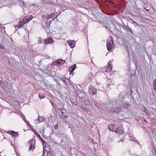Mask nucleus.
<instances>
[{
    "label": "nucleus",
    "instance_id": "f257e3e1",
    "mask_svg": "<svg viewBox=\"0 0 156 156\" xmlns=\"http://www.w3.org/2000/svg\"><path fill=\"white\" fill-rule=\"evenodd\" d=\"M106 43L108 50V51H110L113 47V40L112 39L110 38L109 39H108Z\"/></svg>",
    "mask_w": 156,
    "mask_h": 156
},
{
    "label": "nucleus",
    "instance_id": "f03ea898",
    "mask_svg": "<svg viewBox=\"0 0 156 156\" xmlns=\"http://www.w3.org/2000/svg\"><path fill=\"white\" fill-rule=\"evenodd\" d=\"M109 112L111 113L114 114L115 113L118 114L120 112H121V109L120 108H115L113 107L109 109Z\"/></svg>",
    "mask_w": 156,
    "mask_h": 156
},
{
    "label": "nucleus",
    "instance_id": "7ed1b4c3",
    "mask_svg": "<svg viewBox=\"0 0 156 156\" xmlns=\"http://www.w3.org/2000/svg\"><path fill=\"white\" fill-rule=\"evenodd\" d=\"M113 131L116 133H119L120 134L124 133V131L121 129H119L117 125L116 124L114 125V128H113Z\"/></svg>",
    "mask_w": 156,
    "mask_h": 156
},
{
    "label": "nucleus",
    "instance_id": "20e7f679",
    "mask_svg": "<svg viewBox=\"0 0 156 156\" xmlns=\"http://www.w3.org/2000/svg\"><path fill=\"white\" fill-rule=\"evenodd\" d=\"M89 93L91 95H95L96 94L97 90L93 86H90L89 87Z\"/></svg>",
    "mask_w": 156,
    "mask_h": 156
},
{
    "label": "nucleus",
    "instance_id": "39448f33",
    "mask_svg": "<svg viewBox=\"0 0 156 156\" xmlns=\"http://www.w3.org/2000/svg\"><path fill=\"white\" fill-rule=\"evenodd\" d=\"M29 143H30V147L29 149V151L33 150L35 148V140H32L30 141Z\"/></svg>",
    "mask_w": 156,
    "mask_h": 156
},
{
    "label": "nucleus",
    "instance_id": "423d86ee",
    "mask_svg": "<svg viewBox=\"0 0 156 156\" xmlns=\"http://www.w3.org/2000/svg\"><path fill=\"white\" fill-rule=\"evenodd\" d=\"M54 41L51 37L46 38L42 42L44 44H48L54 42Z\"/></svg>",
    "mask_w": 156,
    "mask_h": 156
},
{
    "label": "nucleus",
    "instance_id": "0eeeda50",
    "mask_svg": "<svg viewBox=\"0 0 156 156\" xmlns=\"http://www.w3.org/2000/svg\"><path fill=\"white\" fill-rule=\"evenodd\" d=\"M130 106V105L127 102H124L123 104L121 105L120 107L122 108L126 109L129 108Z\"/></svg>",
    "mask_w": 156,
    "mask_h": 156
},
{
    "label": "nucleus",
    "instance_id": "6e6552de",
    "mask_svg": "<svg viewBox=\"0 0 156 156\" xmlns=\"http://www.w3.org/2000/svg\"><path fill=\"white\" fill-rule=\"evenodd\" d=\"M66 110H65V111H60L59 112L60 116L62 117L66 118L67 117V115H66Z\"/></svg>",
    "mask_w": 156,
    "mask_h": 156
},
{
    "label": "nucleus",
    "instance_id": "1a4fd4ad",
    "mask_svg": "<svg viewBox=\"0 0 156 156\" xmlns=\"http://www.w3.org/2000/svg\"><path fill=\"white\" fill-rule=\"evenodd\" d=\"M76 66V64H74L72 66L69 67V70L70 74H72L73 75V71L75 69Z\"/></svg>",
    "mask_w": 156,
    "mask_h": 156
},
{
    "label": "nucleus",
    "instance_id": "9d476101",
    "mask_svg": "<svg viewBox=\"0 0 156 156\" xmlns=\"http://www.w3.org/2000/svg\"><path fill=\"white\" fill-rule=\"evenodd\" d=\"M67 42L68 44L70 46L71 48H73L75 45V41H72L71 40H68L67 41Z\"/></svg>",
    "mask_w": 156,
    "mask_h": 156
},
{
    "label": "nucleus",
    "instance_id": "9b49d317",
    "mask_svg": "<svg viewBox=\"0 0 156 156\" xmlns=\"http://www.w3.org/2000/svg\"><path fill=\"white\" fill-rule=\"evenodd\" d=\"M57 65L58 66H60V65L63 64L65 62V60L62 59H59L57 60Z\"/></svg>",
    "mask_w": 156,
    "mask_h": 156
},
{
    "label": "nucleus",
    "instance_id": "f8f14e48",
    "mask_svg": "<svg viewBox=\"0 0 156 156\" xmlns=\"http://www.w3.org/2000/svg\"><path fill=\"white\" fill-rule=\"evenodd\" d=\"M25 24V23L20 20L19 22L17 24L16 26L19 28L22 27Z\"/></svg>",
    "mask_w": 156,
    "mask_h": 156
},
{
    "label": "nucleus",
    "instance_id": "ddd939ff",
    "mask_svg": "<svg viewBox=\"0 0 156 156\" xmlns=\"http://www.w3.org/2000/svg\"><path fill=\"white\" fill-rule=\"evenodd\" d=\"M140 110L143 111L144 113H146L148 115H149L150 113L148 112L144 106H142L140 108Z\"/></svg>",
    "mask_w": 156,
    "mask_h": 156
},
{
    "label": "nucleus",
    "instance_id": "4468645a",
    "mask_svg": "<svg viewBox=\"0 0 156 156\" xmlns=\"http://www.w3.org/2000/svg\"><path fill=\"white\" fill-rule=\"evenodd\" d=\"M152 7V6L151 5L149 4V6H147L145 9L148 12L151 11L153 10V8Z\"/></svg>",
    "mask_w": 156,
    "mask_h": 156
},
{
    "label": "nucleus",
    "instance_id": "2eb2a0df",
    "mask_svg": "<svg viewBox=\"0 0 156 156\" xmlns=\"http://www.w3.org/2000/svg\"><path fill=\"white\" fill-rule=\"evenodd\" d=\"M58 112H59L60 111H65V109L64 108V106H60L59 105H58L57 106Z\"/></svg>",
    "mask_w": 156,
    "mask_h": 156
},
{
    "label": "nucleus",
    "instance_id": "dca6fc26",
    "mask_svg": "<svg viewBox=\"0 0 156 156\" xmlns=\"http://www.w3.org/2000/svg\"><path fill=\"white\" fill-rule=\"evenodd\" d=\"M70 101L71 103L73 105H76L77 104V102L76 99L71 98Z\"/></svg>",
    "mask_w": 156,
    "mask_h": 156
},
{
    "label": "nucleus",
    "instance_id": "f3484780",
    "mask_svg": "<svg viewBox=\"0 0 156 156\" xmlns=\"http://www.w3.org/2000/svg\"><path fill=\"white\" fill-rule=\"evenodd\" d=\"M9 133L12 136H14L15 137H17L18 134L17 132H15L13 131H9Z\"/></svg>",
    "mask_w": 156,
    "mask_h": 156
},
{
    "label": "nucleus",
    "instance_id": "a211bd4d",
    "mask_svg": "<svg viewBox=\"0 0 156 156\" xmlns=\"http://www.w3.org/2000/svg\"><path fill=\"white\" fill-rule=\"evenodd\" d=\"M124 100V97L122 94H119L118 99V101L122 102Z\"/></svg>",
    "mask_w": 156,
    "mask_h": 156
},
{
    "label": "nucleus",
    "instance_id": "6ab92c4d",
    "mask_svg": "<svg viewBox=\"0 0 156 156\" xmlns=\"http://www.w3.org/2000/svg\"><path fill=\"white\" fill-rule=\"evenodd\" d=\"M36 134L38 136V137L40 139H41V141L44 144H44L45 145V147H46V145H48V144L45 142V141L43 140V139L39 135L37 134V133H36Z\"/></svg>",
    "mask_w": 156,
    "mask_h": 156
},
{
    "label": "nucleus",
    "instance_id": "aec40b11",
    "mask_svg": "<svg viewBox=\"0 0 156 156\" xmlns=\"http://www.w3.org/2000/svg\"><path fill=\"white\" fill-rule=\"evenodd\" d=\"M33 18V17L32 16H25V20H27V22H29L30 20Z\"/></svg>",
    "mask_w": 156,
    "mask_h": 156
},
{
    "label": "nucleus",
    "instance_id": "412c9836",
    "mask_svg": "<svg viewBox=\"0 0 156 156\" xmlns=\"http://www.w3.org/2000/svg\"><path fill=\"white\" fill-rule=\"evenodd\" d=\"M46 147H45L44 148H43V152L42 156H48L47 151H46V152H45V151H46L45 150H47L46 149Z\"/></svg>",
    "mask_w": 156,
    "mask_h": 156
},
{
    "label": "nucleus",
    "instance_id": "4be33fe9",
    "mask_svg": "<svg viewBox=\"0 0 156 156\" xmlns=\"http://www.w3.org/2000/svg\"><path fill=\"white\" fill-rule=\"evenodd\" d=\"M126 27L127 28V29H126V30L127 31H129V32L131 34H133V32L132 31V30L129 27L126 26Z\"/></svg>",
    "mask_w": 156,
    "mask_h": 156
},
{
    "label": "nucleus",
    "instance_id": "5701e85b",
    "mask_svg": "<svg viewBox=\"0 0 156 156\" xmlns=\"http://www.w3.org/2000/svg\"><path fill=\"white\" fill-rule=\"evenodd\" d=\"M113 128H114V125L110 124L108 126V129L113 131Z\"/></svg>",
    "mask_w": 156,
    "mask_h": 156
},
{
    "label": "nucleus",
    "instance_id": "b1692460",
    "mask_svg": "<svg viewBox=\"0 0 156 156\" xmlns=\"http://www.w3.org/2000/svg\"><path fill=\"white\" fill-rule=\"evenodd\" d=\"M109 63L110 62H108V68L107 69V70L108 71H110L112 70V66L110 65L109 64Z\"/></svg>",
    "mask_w": 156,
    "mask_h": 156
},
{
    "label": "nucleus",
    "instance_id": "393cba45",
    "mask_svg": "<svg viewBox=\"0 0 156 156\" xmlns=\"http://www.w3.org/2000/svg\"><path fill=\"white\" fill-rule=\"evenodd\" d=\"M153 84H154V90H156V78L154 80Z\"/></svg>",
    "mask_w": 156,
    "mask_h": 156
},
{
    "label": "nucleus",
    "instance_id": "a878e982",
    "mask_svg": "<svg viewBox=\"0 0 156 156\" xmlns=\"http://www.w3.org/2000/svg\"><path fill=\"white\" fill-rule=\"evenodd\" d=\"M39 97L40 99L44 98V95L43 94H39Z\"/></svg>",
    "mask_w": 156,
    "mask_h": 156
},
{
    "label": "nucleus",
    "instance_id": "bb28decb",
    "mask_svg": "<svg viewBox=\"0 0 156 156\" xmlns=\"http://www.w3.org/2000/svg\"><path fill=\"white\" fill-rule=\"evenodd\" d=\"M93 75L92 74V73H91L89 75V79L91 80V78L93 77Z\"/></svg>",
    "mask_w": 156,
    "mask_h": 156
},
{
    "label": "nucleus",
    "instance_id": "cd10ccee",
    "mask_svg": "<svg viewBox=\"0 0 156 156\" xmlns=\"http://www.w3.org/2000/svg\"><path fill=\"white\" fill-rule=\"evenodd\" d=\"M56 65H57V61H56L55 62H53L51 66H54Z\"/></svg>",
    "mask_w": 156,
    "mask_h": 156
},
{
    "label": "nucleus",
    "instance_id": "c85d7f7f",
    "mask_svg": "<svg viewBox=\"0 0 156 156\" xmlns=\"http://www.w3.org/2000/svg\"><path fill=\"white\" fill-rule=\"evenodd\" d=\"M0 85L2 88H3L4 86V84L3 83L0 82Z\"/></svg>",
    "mask_w": 156,
    "mask_h": 156
},
{
    "label": "nucleus",
    "instance_id": "c756f323",
    "mask_svg": "<svg viewBox=\"0 0 156 156\" xmlns=\"http://www.w3.org/2000/svg\"><path fill=\"white\" fill-rule=\"evenodd\" d=\"M51 17H52V16H51V15L50 14L49 15H48L46 17V18L48 19H49L51 18Z\"/></svg>",
    "mask_w": 156,
    "mask_h": 156
},
{
    "label": "nucleus",
    "instance_id": "7c9ffc66",
    "mask_svg": "<svg viewBox=\"0 0 156 156\" xmlns=\"http://www.w3.org/2000/svg\"><path fill=\"white\" fill-rule=\"evenodd\" d=\"M21 21L23 22L24 23H25V24L26 22H27V20H25V18H24V19H23L22 20H21Z\"/></svg>",
    "mask_w": 156,
    "mask_h": 156
},
{
    "label": "nucleus",
    "instance_id": "2f4dec72",
    "mask_svg": "<svg viewBox=\"0 0 156 156\" xmlns=\"http://www.w3.org/2000/svg\"><path fill=\"white\" fill-rule=\"evenodd\" d=\"M130 22L132 23L133 24L134 23H135V22L134 21V20H132V19H130Z\"/></svg>",
    "mask_w": 156,
    "mask_h": 156
},
{
    "label": "nucleus",
    "instance_id": "473e14b6",
    "mask_svg": "<svg viewBox=\"0 0 156 156\" xmlns=\"http://www.w3.org/2000/svg\"><path fill=\"white\" fill-rule=\"evenodd\" d=\"M62 81L63 83L65 84V85H66V84L67 83H66V81L65 80H62Z\"/></svg>",
    "mask_w": 156,
    "mask_h": 156
},
{
    "label": "nucleus",
    "instance_id": "72a5a7b5",
    "mask_svg": "<svg viewBox=\"0 0 156 156\" xmlns=\"http://www.w3.org/2000/svg\"><path fill=\"white\" fill-rule=\"evenodd\" d=\"M38 42H39V43H41V37H39V38H38Z\"/></svg>",
    "mask_w": 156,
    "mask_h": 156
},
{
    "label": "nucleus",
    "instance_id": "f704fd0d",
    "mask_svg": "<svg viewBox=\"0 0 156 156\" xmlns=\"http://www.w3.org/2000/svg\"><path fill=\"white\" fill-rule=\"evenodd\" d=\"M54 128L55 129H56L58 128V124H57L56 125H55L54 127Z\"/></svg>",
    "mask_w": 156,
    "mask_h": 156
},
{
    "label": "nucleus",
    "instance_id": "c9c22d12",
    "mask_svg": "<svg viewBox=\"0 0 156 156\" xmlns=\"http://www.w3.org/2000/svg\"><path fill=\"white\" fill-rule=\"evenodd\" d=\"M134 25L135 26H137L138 25V23L136 22L134 23Z\"/></svg>",
    "mask_w": 156,
    "mask_h": 156
},
{
    "label": "nucleus",
    "instance_id": "e433bc0d",
    "mask_svg": "<svg viewBox=\"0 0 156 156\" xmlns=\"http://www.w3.org/2000/svg\"><path fill=\"white\" fill-rule=\"evenodd\" d=\"M51 16H52V17L55 16V13H52V14H51Z\"/></svg>",
    "mask_w": 156,
    "mask_h": 156
},
{
    "label": "nucleus",
    "instance_id": "4c0bfd02",
    "mask_svg": "<svg viewBox=\"0 0 156 156\" xmlns=\"http://www.w3.org/2000/svg\"><path fill=\"white\" fill-rule=\"evenodd\" d=\"M123 141H124V140L123 139H121V140H120L119 142L121 141V142H123Z\"/></svg>",
    "mask_w": 156,
    "mask_h": 156
},
{
    "label": "nucleus",
    "instance_id": "58836bf2",
    "mask_svg": "<svg viewBox=\"0 0 156 156\" xmlns=\"http://www.w3.org/2000/svg\"><path fill=\"white\" fill-rule=\"evenodd\" d=\"M42 0V2H45V3H47L46 2V1H45V0Z\"/></svg>",
    "mask_w": 156,
    "mask_h": 156
},
{
    "label": "nucleus",
    "instance_id": "ea45409f",
    "mask_svg": "<svg viewBox=\"0 0 156 156\" xmlns=\"http://www.w3.org/2000/svg\"><path fill=\"white\" fill-rule=\"evenodd\" d=\"M19 0V2H23V1L22 0H20V1L19 0Z\"/></svg>",
    "mask_w": 156,
    "mask_h": 156
},
{
    "label": "nucleus",
    "instance_id": "a19ab883",
    "mask_svg": "<svg viewBox=\"0 0 156 156\" xmlns=\"http://www.w3.org/2000/svg\"><path fill=\"white\" fill-rule=\"evenodd\" d=\"M40 117H39V118H38V121H39L40 120Z\"/></svg>",
    "mask_w": 156,
    "mask_h": 156
},
{
    "label": "nucleus",
    "instance_id": "79ce46f5",
    "mask_svg": "<svg viewBox=\"0 0 156 156\" xmlns=\"http://www.w3.org/2000/svg\"><path fill=\"white\" fill-rule=\"evenodd\" d=\"M57 16H56L55 18V19H56V18H57Z\"/></svg>",
    "mask_w": 156,
    "mask_h": 156
},
{
    "label": "nucleus",
    "instance_id": "37998d69",
    "mask_svg": "<svg viewBox=\"0 0 156 156\" xmlns=\"http://www.w3.org/2000/svg\"><path fill=\"white\" fill-rule=\"evenodd\" d=\"M43 133H44V130H43Z\"/></svg>",
    "mask_w": 156,
    "mask_h": 156
},
{
    "label": "nucleus",
    "instance_id": "c03bdc74",
    "mask_svg": "<svg viewBox=\"0 0 156 156\" xmlns=\"http://www.w3.org/2000/svg\"><path fill=\"white\" fill-rule=\"evenodd\" d=\"M80 93H81L83 94V93H82V92L81 91H80Z\"/></svg>",
    "mask_w": 156,
    "mask_h": 156
},
{
    "label": "nucleus",
    "instance_id": "a18cd8bd",
    "mask_svg": "<svg viewBox=\"0 0 156 156\" xmlns=\"http://www.w3.org/2000/svg\"><path fill=\"white\" fill-rule=\"evenodd\" d=\"M51 21L50 22V23H51Z\"/></svg>",
    "mask_w": 156,
    "mask_h": 156
},
{
    "label": "nucleus",
    "instance_id": "49530a36",
    "mask_svg": "<svg viewBox=\"0 0 156 156\" xmlns=\"http://www.w3.org/2000/svg\"><path fill=\"white\" fill-rule=\"evenodd\" d=\"M54 19H53V20H54Z\"/></svg>",
    "mask_w": 156,
    "mask_h": 156
}]
</instances>
